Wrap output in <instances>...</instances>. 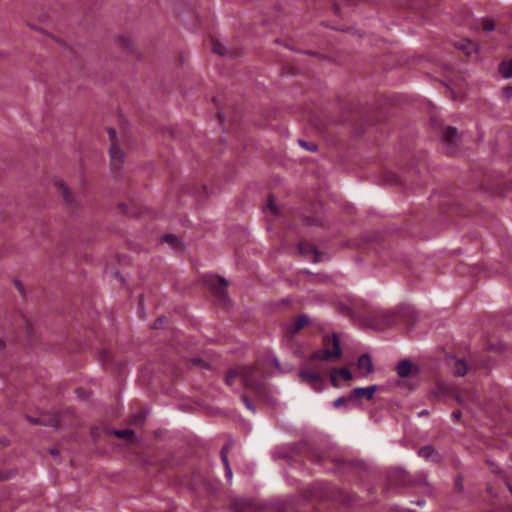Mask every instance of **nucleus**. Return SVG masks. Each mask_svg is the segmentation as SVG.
<instances>
[{"label": "nucleus", "mask_w": 512, "mask_h": 512, "mask_svg": "<svg viewBox=\"0 0 512 512\" xmlns=\"http://www.w3.org/2000/svg\"><path fill=\"white\" fill-rule=\"evenodd\" d=\"M236 378H240L247 388L258 390L260 387L259 373L254 367H241L231 370L225 378L227 385H233Z\"/></svg>", "instance_id": "1"}, {"label": "nucleus", "mask_w": 512, "mask_h": 512, "mask_svg": "<svg viewBox=\"0 0 512 512\" xmlns=\"http://www.w3.org/2000/svg\"><path fill=\"white\" fill-rule=\"evenodd\" d=\"M325 349L317 351L310 356V360H332L338 359L342 356V349L340 341L336 334H333L331 338L326 337L324 340Z\"/></svg>", "instance_id": "2"}, {"label": "nucleus", "mask_w": 512, "mask_h": 512, "mask_svg": "<svg viewBox=\"0 0 512 512\" xmlns=\"http://www.w3.org/2000/svg\"><path fill=\"white\" fill-rule=\"evenodd\" d=\"M209 286L213 290L214 294L219 300L224 301L226 299V289L228 287V281L222 277L211 276L208 282Z\"/></svg>", "instance_id": "3"}, {"label": "nucleus", "mask_w": 512, "mask_h": 512, "mask_svg": "<svg viewBox=\"0 0 512 512\" xmlns=\"http://www.w3.org/2000/svg\"><path fill=\"white\" fill-rule=\"evenodd\" d=\"M298 377L302 383L309 384L315 391H321V375L317 372L300 370Z\"/></svg>", "instance_id": "4"}, {"label": "nucleus", "mask_w": 512, "mask_h": 512, "mask_svg": "<svg viewBox=\"0 0 512 512\" xmlns=\"http://www.w3.org/2000/svg\"><path fill=\"white\" fill-rule=\"evenodd\" d=\"M459 135L457 129L454 127H448L444 130L442 135V141L446 145L449 153H453L457 143H458Z\"/></svg>", "instance_id": "5"}, {"label": "nucleus", "mask_w": 512, "mask_h": 512, "mask_svg": "<svg viewBox=\"0 0 512 512\" xmlns=\"http://www.w3.org/2000/svg\"><path fill=\"white\" fill-rule=\"evenodd\" d=\"M309 323V317L307 315H300L296 320L286 324L285 332L286 334L293 336L297 332H299L302 328H304Z\"/></svg>", "instance_id": "6"}, {"label": "nucleus", "mask_w": 512, "mask_h": 512, "mask_svg": "<svg viewBox=\"0 0 512 512\" xmlns=\"http://www.w3.org/2000/svg\"><path fill=\"white\" fill-rule=\"evenodd\" d=\"M54 185L67 204L74 205L76 203L74 195L70 191L68 185L62 179H55Z\"/></svg>", "instance_id": "7"}, {"label": "nucleus", "mask_w": 512, "mask_h": 512, "mask_svg": "<svg viewBox=\"0 0 512 512\" xmlns=\"http://www.w3.org/2000/svg\"><path fill=\"white\" fill-rule=\"evenodd\" d=\"M456 49L463 51L467 56L478 52V46L467 38L460 39L454 43Z\"/></svg>", "instance_id": "8"}, {"label": "nucleus", "mask_w": 512, "mask_h": 512, "mask_svg": "<svg viewBox=\"0 0 512 512\" xmlns=\"http://www.w3.org/2000/svg\"><path fill=\"white\" fill-rule=\"evenodd\" d=\"M110 157L112 166L115 169L120 168L124 161V152L116 143H111Z\"/></svg>", "instance_id": "9"}, {"label": "nucleus", "mask_w": 512, "mask_h": 512, "mask_svg": "<svg viewBox=\"0 0 512 512\" xmlns=\"http://www.w3.org/2000/svg\"><path fill=\"white\" fill-rule=\"evenodd\" d=\"M377 389L376 385H372L369 387H358L353 389L350 395V400H354L358 397H365L367 400L373 399L374 393Z\"/></svg>", "instance_id": "10"}, {"label": "nucleus", "mask_w": 512, "mask_h": 512, "mask_svg": "<svg viewBox=\"0 0 512 512\" xmlns=\"http://www.w3.org/2000/svg\"><path fill=\"white\" fill-rule=\"evenodd\" d=\"M358 370L363 376H367L373 371V363L368 354H363L359 357L357 363Z\"/></svg>", "instance_id": "11"}, {"label": "nucleus", "mask_w": 512, "mask_h": 512, "mask_svg": "<svg viewBox=\"0 0 512 512\" xmlns=\"http://www.w3.org/2000/svg\"><path fill=\"white\" fill-rule=\"evenodd\" d=\"M299 251L302 255L314 262L320 261V254L317 252L315 247L309 243H300Z\"/></svg>", "instance_id": "12"}, {"label": "nucleus", "mask_w": 512, "mask_h": 512, "mask_svg": "<svg viewBox=\"0 0 512 512\" xmlns=\"http://www.w3.org/2000/svg\"><path fill=\"white\" fill-rule=\"evenodd\" d=\"M341 377L345 381H350L352 379L351 372L346 368L333 369L330 373V380L332 385H338V379Z\"/></svg>", "instance_id": "13"}, {"label": "nucleus", "mask_w": 512, "mask_h": 512, "mask_svg": "<svg viewBox=\"0 0 512 512\" xmlns=\"http://www.w3.org/2000/svg\"><path fill=\"white\" fill-rule=\"evenodd\" d=\"M418 455L421 457V458H424L426 460H435V461H438L439 457H438V453L436 452V450L430 446V445H427V446H424L422 448L419 449L418 451Z\"/></svg>", "instance_id": "14"}, {"label": "nucleus", "mask_w": 512, "mask_h": 512, "mask_svg": "<svg viewBox=\"0 0 512 512\" xmlns=\"http://www.w3.org/2000/svg\"><path fill=\"white\" fill-rule=\"evenodd\" d=\"M212 51L215 54H218V55H221V56H229V57H231L234 54V52H232L230 49H228L226 46H224L218 40H212Z\"/></svg>", "instance_id": "15"}, {"label": "nucleus", "mask_w": 512, "mask_h": 512, "mask_svg": "<svg viewBox=\"0 0 512 512\" xmlns=\"http://www.w3.org/2000/svg\"><path fill=\"white\" fill-rule=\"evenodd\" d=\"M412 371V363L409 360H402L397 366V374L401 378L408 377Z\"/></svg>", "instance_id": "16"}, {"label": "nucleus", "mask_w": 512, "mask_h": 512, "mask_svg": "<svg viewBox=\"0 0 512 512\" xmlns=\"http://www.w3.org/2000/svg\"><path fill=\"white\" fill-rule=\"evenodd\" d=\"M118 46L124 51H132L134 48V43L132 39L128 36H119L117 39Z\"/></svg>", "instance_id": "17"}, {"label": "nucleus", "mask_w": 512, "mask_h": 512, "mask_svg": "<svg viewBox=\"0 0 512 512\" xmlns=\"http://www.w3.org/2000/svg\"><path fill=\"white\" fill-rule=\"evenodd\" d=\"M454 373L458 377H463L467 373V365L464 361L457 359L455 361Z\"/></svg>", "instance_id": "18"}, {"label": "nucleus", "mask_w": 512, "mask_h": 512, "mask_svg": "<svg viewBox=\"0 0 512 512\" xmlns=\"http://www.w3.org/2000/svg\"><path fill=\"white\" fill-rule=\"evenodd\" d=\"M28 421L34 425H44V426H53L56 425V420L47 421L43 418H33V417H27Z\"/></svg>", "instance_id": "19"}, {"label": "nucleus", "mask_w": 512, "mask_h": 512, "mask_svg": "<svg viewBox=\"0 0 512 512\" xmlns=\"http://www.w3.org/2000/svg\"><path fill=\"white\" fill-rule=\"evenodd\" d=\"M113 434L121 439H131L134 436L133 430L130 429L114 430Z\"/></svg>", "instance_id": "20"}, {"label": "nucleus", "mask_w": 512, "mask_h": 512, "mask_svg": "<svg viewBox=\"0 0 512 512\" xmlns=\"http://www.w3.org/2000/svg\"><path fill=\"white\" fill-rule=\"evenodd\" d=\"M453 397L460 405H464L466 400L470 397V393L468 391H458L454 393Z\"/></svg>", "instance_id": "21"}, {"label": "nucleus", "mask_w": 512, "mask_h": 512, "mask_svg": "<svg viewBox=\"0 0 512 512\" xmlns=\"http://www.w3.org/2000/svg\"><path fill=\"white\" fill-rule=\"evenodd\" d=\"M482 29L486 32H491L495 29V22L491 18H483L482 19Z\"/></svg>", "instance_id": "22"}, {"label": "nucleus", "mask_w": 512, "mask_h": 512, "mask_svg": "<svg viewBox=\"0 0 512 512\" xmlns=\"http://www.w3.org/2000/svg\"><path fill=\"white\" fill-rule=\"evenodd\" d=\"M298 143L300 146H302L304 149L310 152H315L318 149V146L315 143H308L303 139H299Z\"/></svg>", "instance_id": "23"}, {"label": "nucleus", "mask_w": 512, "mask_h": 512, "mask_svg": "<svg viewBox=\"0 0 512 512\" xmlns=\"http://www.w3.org/2000/svg\"><path fill=\"white\" fill-rule=\"evenodd\" d=\"M448 394V388L444 384H440L437 387V390L434 392L435 397L444 398Z\"/></svg>", "instance_id": "24"}, {"label": "nucleus", "mask_w": 512, "mask_h": 512, "mask_svg": "<svg viewBox=\"0 0 512 512\" xmlns=\"http://www.w3.org/2000/svg\"><path fill=\"white\" fill-rule=\"evenodd\" d=\"M265 209L270 210L273 215H277L278 214V208L275 205L274 199H273L272 196H270L268 198V203H267V206H266Z\"/></svg>", "instance_id": "25"}, {"label": "nucleus", "mask_w": 512, "mask_h": 512, "mask_svg": "<svg viewBox=\"0 0 512 512\" xmlns=\"http://www.w3.org/2000/svg\"><path fill=\"white\" fill-rule=\"evenodd\" d=\"M500 73L506 79L512 78V66H500Z\"/></svg>", "instance_id": "26"}, {"label": "nucleus", "mask_w": 512, "mask_h": 512, "mask_svg": "<svg viewBox=\"0 0 512 512\" xmlns=\"http://www.w3.org/2000/svg\"><path fill=\"white\" fill-rule=\"evenodd\" d=\"M228 450H229V445H226L221 450V459H222V462H223L225 468L227 467V465H230L229 464V460H228V456H227Z\"/></svg>", "instance_id": "27"}, {"label": "nucleus", "mask_w": 512, "mask_h": 512, "mask_svg": "<svg viewBox=\"0 0 512 512\" xmlns=\"http://www.w3.org/2000/svg\"><path fill=\"white\" fill-rule=\"evenodd\" d=\"M162 241L171 243L173 246H175L177 238L174 235L167 234L162 237Z\"/></svg>", "instance_id": "28"}, {"label": "nucleus", "mask_w": 512, "mask_h": 512, "mask_svg": "<svg viewBox=\"0 0 512 512\" xmlns=\"http://www.w3.org/2000/svg\"><path fill=\"white\" fill-rule=\"evenodd\" d=\"M49 37H51L57 44H59L61 47H64V48H67L68 49V46L66 44V42L54 35H51L49 33H46Z\"/></svg>", "instance_id": "29"}, {"label": "nucleus", "mask_w": 512, "mask_h": 512, "mask_svg": "<svg viewBox=\"0 0 512 512\" xmlns=\"http://www.w3.org/2000/svg\"><path fill=\"white\" fill-rule=\"evenodd\" d=\"M346 401L347 400L345 397H339L334 401L333 405L335 408H339V407L343 406L346 403Z\"/></svg>", "instance_id": "30"}, {"label": "nucleus", "mask_w": 512, "mask_h": 512, "mask_svg": "<svg viewBox=\"0 0 512 512\" xmlns=\"http://www.w3.org/2000/svg\"><path fill=\"white\" fill-rule=\"evenodd\" d=\"M502 91H503V93H504L505 97H506L508 100L512 99V87H510V86L504 87V88L502 89Z\"/></svg>", "instance_id": "31"}, {"label": "nucleus", "mask_w": 512, "mask_h": 512, "mask_svg": "<svg viewBox=\"0 0 512 512\" xmlns=\"http://www.w3.org/2000/svg\"><path fill=\"white\" fill-rule=\"evenodd\" d=\"M451 416H452L453 420L459 421L462 416V413L460 410H455L452 412Z\"/></svg>", "instance_id": "32"}, {"label": "nucleus", "mask_w": 512, "mask_h": 512, "mask_svg": "<svg viewBox=\"0 0 512 512\" xmlns=\"http://www.w3.org/2000/svg\"><path fill=\"white\" fill-rule=\"evenodd\" d=\"M333 11L336 16H341L342 10H341V7L339 4H337V3L333 4Z\"/></svg>", "instance_id": "33"}, {"label": "nucleus", "mask_w": 512, "mask_h": 512, "mask_svg": "<svg viewBox=\"0 0 512 512\" xmlns=\"http://www.w3.org/2000/svg\"><path fill=\"white\" fill-rule=\"evenodd\" d=\"M242 399H243V402H244L245 406H246L248 409H250V410H252V411H255V408L252 406V404L250 403V401L247 399V397H246V396H243V397H242Z\"/></svg>", "instance_id": "34"}, {"label": "nucleus", "mask_w": 512, "mask_h": 512, "mask_svg": "<svg viewBox=\"0 0 512 512\" xmlns=\"http://www.w3.org/2000/svg\"><path fill=\"white\" fill-rule=\"evenodd\" d=\"M398 473L402 475V481H403V483H404V484H413V485H416V483H415V482H410V481H407V480H406V478H405V477H406V472H405V471L400 470Z\"/></svg>", "instance_id": "35"}, {"label": "nucleus", "mask_w": 512, "mask_h": 512, "mask_svg": "<svg viewBox=\"0 0 512 512\" xmlns=\"http://www.w3.org/2000/svg\"><path fill=\"white\" fill-rule=\"evenodd\" d=\"M108 134H109L111 143H115L116 131L114 129H109Z\"/></svg>", "instance_id": "36"}, {"label": "nucleus", "mask_w": 512, "mask_h": 512, "mask_svg": "<svg viewBox=\"0 0 512 512\" xmlns=\"http://www.w3.org/2000/svg\"><path fill=\"white\" fill-rule=\"evenodd\" d=\"M225 474H226V477L231 480L232 479V470H231V467L230 465H227V467L225 468Z\"/></svg>", "instance_id": "37"}, {"label": "nucleus", "mask_w": 512, "mask_h": 512, "mask_svg": "<svg viewBox=\"0 0 512 512\" xmlns=\"http://www.w3.org/2000/svg\"><path fill=\"white\" fill-rule=\"evenodd\" d=\"M500 64H509V65H512V58H511V59H509V60H502V61L500 62Z\"/></svg>", "instance_id": "38"}, {"label": "nucleus", "mask_w": 512, "mask_h": 512, "mask_svg": "<svg viewBox=\"0 0 512 512\" xmlns=\"http://www.w3.org/2000/svg\"><path fill=\"white\" fill-rule=\"evenodd\" d=\"M32 29L36 30V31H39L41 33H45L44 30L42 28H39V27H36V26H31Z\"/></svg>", "instance_id": "39"}, {"label": "nucleus", "mask_w": 512, "mask_h": 512, "mask_svg": "<svg viewBox=\"0 0 512 512\" xmlns=\"http://www.w3.org/2000/svg\"><path fill=\"white\" fill-rule=\"evenodd\" d=\"M4 349V342L0 340V352Z\"/></svg>", "instance_id": "40"}, {"label": "nucleus", "mask_w": 512, "mask_h": 512, "mask_svg": "<svg viewBox=\"0 0 512 512\" xmlns=\"http://www.w3.org/2000/svg\"><path fill=\"white\" fill-rule=\"evenodd\" d=\"M313 55L317 56V58H318V60H319V61H322V60H323V59H322V57H320V55H318V54H316V53H313Z\"/></svg>", "instance_id": "41"}, {"label": "nucleus", "mask_w": 512, "mask_h": 512, "mask_svg": "<svg viewBox=\"0 0 512 512\" xmlns=\"http://www.w3.org/2000/svg\"><path fill=\"white\" fill-rule=\"evenodd\" d=\"M51 454H52V455H58V451H56V450H54V449H53V450H51Z\"/></svg>", "instance_id": "42"}, {"label": "nucleus", "mask_w": 512, "mask_h": 512, "mask_svg": "<svg viewBox=\"0 0 512 512\" xmlns=\"http://www.w3.org/2000/svg\"><path fill=\"white\" fill-rule=\"evenodd\" d=\"M423 59V56H417V58H415L414 60H422Z\"/></svg>", "instance_id": "43"}, {"label": "nucleus", "mask_w": 512, "mask_h": 512, "mask_svg": "<svg viewBox=\"0 0 512 512\" xmlns=\"http://www.w3.org/2000/svg\"><path fill=\"white\" fill-rule=\"evenodd\" d=\"M510 492L512 493V486L509 487Z\"/></svg>", "instance_id": "44"}]
</instances>
